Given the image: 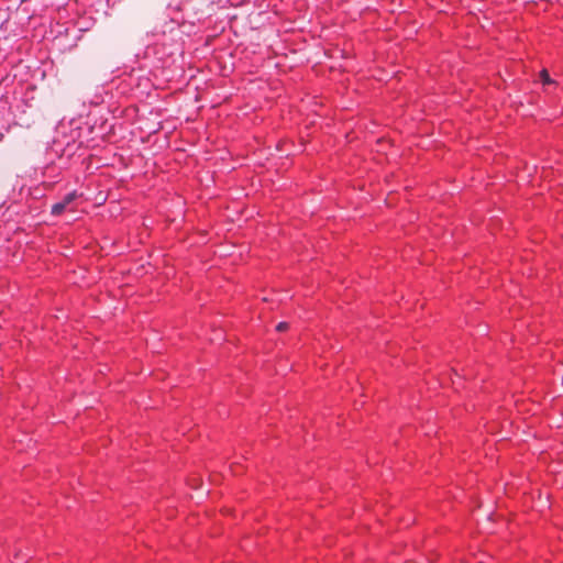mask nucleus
Masks as SVG:
<instances>
[{"mask_svg":"<svg viewBox=\"0 0 563 563\" xmlns=\"http://www.w3.org/2000/svg\"><path fill=\"white\" fill-rule=\"evenodd\" d=\"M77 198V192L76 191H71V192H68L60 201L54 203L52 206V214L54 216H59L62 214L66 209L67 207Z\"/></svg>","mask_w":563,"mask_h":563,"instance_id":"1","label":"nucleus"},{"mask_svg":"<svg viewBox=\"0 0 563 563\" xmlns=\"http://www.w3.org/2000/svg\"><path fill=\"white\" fill-rule=\"evenodd\" d=\"M540 77H541V79H542V81H543L544 84H550V82H552V80H551V78H550V76H549V73H548V70H545V69H543V70L540 73Z\"/></svg>","mask_w":563,"mask_h":563,"instance_id":"2","label":"nucleus"},{"mask_svg":"<svg viewBox=\"0 0 563 563\" xmlns=\"http://www.w3.org/2000/svg\"><path fill=\"white\" fill-rule=\"evenodd\" d=\"M289 328V324L287 322H279L276 325V330L279 332L286 331Z\"/></svg>","mask_w":563,"mask_h":563,"instance_id":"3","label":"nucleus"}]
</instances>
